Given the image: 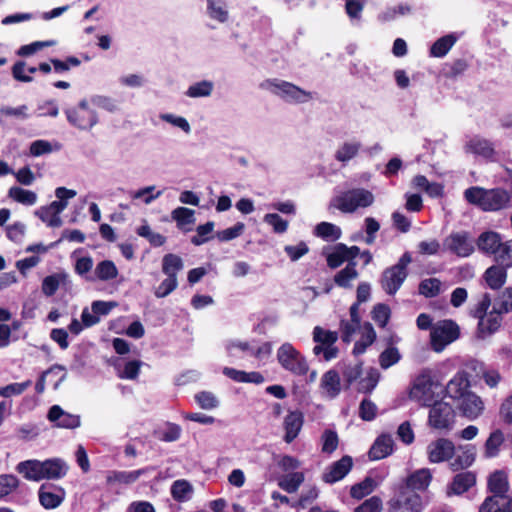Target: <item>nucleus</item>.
Listing matches in <instances>:
<instances>
[{
    "mask_svg": "<svg viewBox=\"0 0 512 512\" xmlns=\"http://www.w3.org/2000/svg\"><path fill=\"white\" fill-rule=\"evenodd\" d=\"M276 88L281 90L283 96L290 97L298 102L305 101L304 98H311V93L306 92L288 82H282L281 84L276 85Z\"/></svg>",
    "mask_w": 512,
    "mask_h": 512,
    "instance_id": "nucleus-36",
    "label": "nucleus"
},
{
    "mask_svg": "<svg viewBox=\"0 0 512 512\" xmlns=\"http://www.w3.org/2000/svg\"><path fill=\"white\" fill-rule=\"evenodd\" d=\"M244 230L243 223H237L235 226L231 228H227L225 230L217 232V238L220 241H229L232 240L242 234Z\"/></svg>",
    "mask_w": 512,
    "mask_h": 512,
    "instance_id": "nucleus-62",
    "label": "nucleus"
},
{
    "mask_svg": "<svg viewBox=\"0 0 512 512\" xmlns=\"http://www.w3.org/2000/svg\"><path fill=\"white\" fill-rule=\"evenodd\" d=\"M459 337V327L451 320H443L432 327L430 341L435 352H441Z\"/></svg>",
    "mask_w": 512,
    "mask_h": 512,
    "instance_id": "nucleus-5",
    "label": "nucleus"
},
{
    "mask_svg": "<svg viewBox=\"0 0 512 512\" xmlns=\"http://www.w3.org/2000/svg\"><path fill=\"white\" fill-rule=\"evenodd\" d=\"M211 17L225 22L228 18L227 11L223 8L224 0H207Z\"/></svg>",
    "mask_w": 512,
    "mask_h": 512,
    "instance_id": "nucleus-51",
    "label": "nucleus"
},
{
    "mask_svg": "<svg viewBox=\"0 0 512 512\" xmlns=\"http://www.w3.org/2000/svg\"><path fill=\"white\" fill-rule=\"evenodd\" d=\"M476 483L475 474L466 471L462 473H458L454 476L450 486L448 493H453L456 495H460L468 491L472 486Z\"/></svg>",
    "mask_w": 512,
    "mask_h": 512,
    "instance_id": "nucleus-20",
    "label": "nucleus"
},
{
    "mask_svg": "<svg viewBox=\"0 0 512 512\" xmlns=\"http://www.w3.org/2000/svg\"><path fill=\"white\" fill-rule=\"evenodd\" d=\"M504 442V435L502 431L495 430L489 436L485 443V453L488 457L497 455L500 446Z\"/></svg>",
    "mask_w": 512,
    "mask_h": 512,
    "instance_id": "nucleus-43",
    "label": "nucleus"
},
{
    "mask_svg": "<svg viewBox=\"0 0 512 512\" xmlns=\"http://www.w3.org/2000/svg\"><path fill=\"white\" fill-rule=\"evenodd\" d=\"M212 91V83L208 81H202L189 87L187 95L190 97H202L210 95Z\"/></svg>",
    "mask_w": 512,
    "mask_h": 512,
    "instance_id": "nucleus-57",
    "label": "nucleus"
},
{
    "mask_svg": "<svg viewBox=\"0 0 512 512\" xmlns=\"http://www.w3.org/2000/svg\"><path fill=\"white\" fill-rule=\"evenodd\" d=\"M432 375L429 369H424L413 381L409 391V398L422 406H430L434 401L432 390Z\"/></svg>",
    "mask_w": 512,
    "mask_h": 512,
    "instance_id": "nucleus-6",
    "label": "nucleus"
},
{
    "mask_svg": "<svg viewBox=\"0 0 512 512\" xmlns=\"http://www.w3.org/2000/svg\"><path fill=\"white\" fill-rule=\"evenodd\" d=\"M499 414L505 423L512 424V394L502 402Z\"/></svg>",
    "mask_w": 512,
    "mask_h": 512,
    "instance_id": "nucleus-64",
    "label": "nucleus"
},
{
    "mask_svg": "<svg viewBox=\"0 0 512 512\" xmlns=\"http://www.w3.org/2000/svg\"><path fill=\"white\" fill-rule=\"evenodd\" d=\"M43 479H59L66 475L68 466L59 459H48L42 462Z\"/></svg>",
    "mask_w": 512,
    "mask_h": 512,
    "instance_id": "nucleus-21",
    "label": "nucleus"
},
{
    "mask_svg": "<svg viewBox=\"0 0 512 512\" xmlns=\"http://www.w3.org/2000/svg\"><path fill=\"white\" fill-rule=\"evenodd\" d=\"M382 501L378 496H373L365 500L361 505L355 508L354 512H381Z\"/></svg>",
    "mask_w": 512,
    "mask_h": 512,
    "instance_id": "nucleus-58",
    "label": "nucleus"
},
{
    "mask_svg": "<svg viewBox=\"0 0 512 512\" xmlns=\"http://www.w3.org/2000/svg\"><path fill=\"white\" fill-rule=\"evenodd\" d=\"M468 387L467 382L459 377H455L452 380L449 381V383L446 386V392L447 394L454 399H463L464 396L468 393L466 392Z\"/></svg>",
    "mask_w": 512,
    "mask_h": 512,
    "instance_id": "nucleus-38",
    "label": "nucleus"
},
{
    "mask_svg": "<svg viewBox=\"0 0 512 512\" xmlns=\"http://www.w3.org/2000/svg\"><path fill=\"white\" fill-rule=\"evenodd\" d=\"M264 221L271 225L276 233H283L288 227V222L276 213L266 214L264 216Z\"/></svg>",
    "mask_w": 512,
    "mask_h": 512,
    "instance_id": "nucleus-59",
    "label": "nucleus"
},
{
    "mask_svg": "<svg viewBox=\"0 0 512 512\" xmlns=\"http://www.w3.org/2000/svg\"><path fill=\"white\" fill-rule=\"evenodd\" d=\"M193 492L192 485L186 480H177L171 487L172 497L176 501H184Z\"/></svg>",
    "mask_w": 512,
    "mask_h": 512,
    "instance_id": "nucleus-42",
    "label": "nucleus"
},
{
    "mask_svg": "<svg viewBox=\"0 0 512 512\" xmlns=\"http://www.w3.org/2000/svg\"><path fill=\"white\" fill-rule=\"evenodd\" d=\"M460 410L464 416L475 419L484 409L483 401L474 393H467L460 403Z\"/></svg>",
    "mask_w": 512,
    "mask_h": 512,
    "instance_id": "nucleus-15",
    "label": "nucleus"
},
{
    "mask_svg": "<svg viewBox=\"0 0 512 512\" xmlns=\"http://www.w3.org/2000/svg\"><path fill=\"white\" fill-rule=\"evenodd\" d=\"M67 278L66 274L58 273L47 276L42 282V292L50 297L55 294L61 282H64Z\"/></svg>",
    "mask_w": 512,
    "mask_h": 512,
    "instance_id": "nucleus-40",
    "label": "nucleus"
},
{
    "mask_svg": "<svg viewBox=\"0 0 512 512\" xmlns=\"http://www.w3.org/2000/svg\"><path fill=\"white\" fill-rule=\"evenodd\" d=\"M277 359L280 365L295 375H305L309 366L305 358L292 344L284 343L277 350Z\"/></svg>",
    "mask_w": 512,
    "mask_h": 512,
    "instance_id": "nucleus-4",
    "label": "nucleus"
},
{
    "mask_svg": "<svg viewBox=\"0 0 512 512\" xmlns=\"http://www.w3.org/2000/svg\"><path fill=\"white\" fill-rule=\"evenodd\" d=\"M376 339V333L373 329L371 323L364 324V332L362 335V339L357 341L353 348V354L359 355L362 354L366 348L371 345Z\"/></svg>",
    "mask_w": 512,
    "mask_h": 512,
    "instance_id": "nucleus-33",
    "label": "nucleus"
},
{
    "mask_svg": "<svg viewBox=\"0 0 512 512\" xmlns=\"http://www.w3.org/2000/svg\"><path fill=\"white\" fill-rule=\"evenodd\" d=\"M304 423L303 414L299 411H292L284 418V441L291 443L297 438L299 432L302 429Z\"/></svg>",
    "mask_w": 512,
    "mask_h": 512,
    "instance_id": "nucleus-13",
    "label": "nucleus"
},
{
    "mask_svg": "<svg viewBox=\"0 0 512 512\" xmlns=\"http://www.w3.org/2000/svg\"><path fill=\"white\" fill-rule=\"evenodd\" d=\"M456 42V37L452 34L439 38L430 49V53L434 57H442L447 54Z\"/></svg>",
    "mask_w": 512,
    "mask_h": 512,
    "instance_id": "nucleus-37",
    "label": "nucleus"
},
{
    "mask_svg": "<svg viewBox=\"0 0 512 512\" xmlns=\"http://www.w3.org/2000/svg\"><path fill=\"white\" fill-rule=\"evenodd\" d=\"M183 269V261L178 255L169 253L163 257L162 271L167 276L177 277V272Z\"/></svg>",
    "mask_w": 512,
    "mask_h": 512,
    "instance_id": "nucleus-32",
    "label": "nucleus"
},
{
    "mask_svg": "<svg viewBox=\"0 0 512 512\" xmlns=\"http://www.w3.org/2000/svg\"><path fill=\"white\" fill-rule=\"evenodd\" d=\"M8 196L24 205H32L37 199V196L33 191L25 190L16 186L9 189Z\"/></svg>",
    "mask_w": 512,
    "mask_h": 512,
    "instance_id": "nucleus-39",
    "label": "nucleus"
},
{
    "mask_svg": "<svg viewBox=\"0 0 512 512\" xmlns=\"http://www.w3.org/2000/svg\"><path fill=\"white\" fill-rule=\"evenodd\" d=\"M362 373V364L347 365L343 370V377L347 385H351L356 381Z\"/></svg>",
    "mask_w": 512,
    "mask_h": 512,
    "instance_id": "nucleus-61",
    "label": "nucleus"
},
{
    "mask_svg": "<svg viewBox=\"0 0 512 512\" xmlns=\"http://www.w3.org/2000/svg\"><path fill=\"white\" fill-rule=\"evenodd\" d=\"M42 462L38 460H27L17 465V471L22 473L28 480L40 481L43 479Z\"/></svg>",
    "mask_w": 512,
    "mask_h": 512,
    "instance_id": "nucleus-24",
    "label": "nucleus"
},
{
    "mask_svg": "<svg viewBox=\"0 0 512 512\" xmlns=\"http://www.w3.org/2000/svg\"><path fill=\"white\" fill-rule=\"evenodd\" d=\"M374 202L373 194L363 188L345 191L334 197L330 207L339 209L343 213H353L358 208L369 207Z\"/></svg>",
    "mask_w": 512,
    "mask_h": 512,
    "instance_id": "nucleus-3",
    "label": "nucleus"
},
{
    "mask_svg": "<svg viewBox=\"0 0 512 512\" xmlns=\"http://www.w3.org/2000/svg\"><path fill=\"white\" fill-rule=\"evenodd\" d=\"M401 356L397 348L388 347L379 356V364L381 368L387 369L392 365L396 364L400 360Z\"/></svg>",
    "mask_w": 512,
    "mask_h": 512,
    "instance_id": "nucleus-48",
    "label": "nucleus"
},
{
    "mask_svg": "<svg viewBox=\"0 0 512 512\" xmlns=\"http://www.w3.org/2000/svg\"><path fill=\"white\" fill-rule=\"evenodd\" d=\"M390 317V309L385 304H377L372 310V318L379 326L384 327Z\"/></svg>",
    "mask_w": 512,
    "mask_h": 512,
    "instance_id": "nucleus-54",
    "label": "nucleus"
},
{
    "mask_svg": "<svg viewBox=\"0 0 512 512\" xmlns=\"http://www.w3.org/2000/svg\"><path fill=\"white\" fill-rule=\"evenodd\" d=\"M431 479L432 475L430 470L422 468L407 477L406 485L413 490H425L429 486Z\"/></svg>",
    "mask_w": 512,
    "mask_h": 512,
    "instance_id": "nucleus-25",
    "label": "nucleus"
},
{
    "mask_svg": "<svg viewBox=\"0 0 512 512\" xmlns=\"http://www.w3.org/2000/svg\"><path fill=\"white\" fill-rule=\"evenodd\" d=\"M145 472V469H139L132 472L113 471L107 476L106 481L107 484L110 485L116 482L123 484H131L135 482Z\"/></svg>",
    "mask_w": 512,
    "mask_h": 512,
    "instance_id": "nucleus-31",
    "label": "nucleus"
},
{
    "mask_svg": "<svg viewBox=\"0 0 512 512\" xmlns=\"http://www.w3.org/2000/svg\"><path fill=\"white\" fill-rule=\"evenodd\" d=\"M375 488V482L372 478L366 477L362 482L351 487L350 494L355 499H362L369 495Z\"/></svg>",
    "mask_w": 512,
    "mask_h": 512,
    "instance_id": "nucleus-46",
    "label": "nucleus"
},
{
    "mask_svg": "<svg viewBox=\"0 0 512 512\" xmlns=\"http://www.w3.org/2000/svg\"><path fill=\"white\" fill-rule=\"evenodd\" d=\"M493 308L501 314L512 311V288H506L494 300Z\"/></svg>",
    "mask_w": 512,
    "mask_h": 512,
    "instance_id": "nucleus-44",
    "label": "nucleus"
},
{
    "mask_svg": "<svg viewBox=\"0 0 512 512\" xmlns=\"http://www.w3.org/2000/svg\"><path fill=\"white\" fill-rule=\"evenodd\" d=\"M327 265L331 269H336L343 264L344 261H347L346 255L344 251L339 248V243L335 245L334 250L331 253H328L326 256Z\"/></svg>",
    "mask_w": 512,
    "mask_h": 512,
    "instance_id": "nucleus-53",
    "label": "nucleus"
},
{
    "mask_svg": "<svg viewBox=\"0 0 512 512\" xmlns=\"http://www.w3.org/2000/svg\"><path fill=\"white\" fill-rule=\"evenodd\" d=\"M488 487L492 492V496L509 497L507 495L509 489L508 477L503 471H496L490 475Z\"/></svg>",
    "mask_w": 512,
    "mask_h": 512,
    "instance_id": "nucleus-22",
    "label": "nucleus"
},
{
    "mask_svg": "<svg viewBox=\"0 0 512 512\" xmlns=\"http://www.w3.org/2000/svg\"><path fill=\"white\" fill-rule=\"evenodd\" d=\"M394 441L390 435H380L369 450L371 460H380L393 452Z\"/></svg>",
    "mask_w": 512,
    "mask_h": 512,
    "instance_id": "nucleus-14",
    "label": "nucleus"
},
{
    "mask_svg": "<svg viewBox=\"0 0 512 512\" xmlns=\"http://www.w3.org/2000/svg\"><path fill=\"white\" fill-rule=\"evenodd\" d=\"M51 485L43 484L39 489V501L46 509H54L58 507L65 497V492L62 488H57V492L49 491Z\"/></svg>",
    "mask_w": 512,
    "mask_h": 512,
    "instance_id": "nucleus-17",
    "label": "nucleus"
},
{
    "mask_svg": "<svg viewBox=\"0 0 512 512\" xmlns=\"http://www.w3.org/2000/svg\"><path fill=\"white\" fill-rule=\"evenodd\" d=\"M444 247L459 257H468L474 245L468 232L452 233L444 240Z\"/></svg>",
    "mask_w": 512,
    "mask_h": 512,
    "instance_id": "nucleus-8",
    "label": "nucleus"
},
{
    "mask_svg": "<svg viewBox=\"0 0 512 512\" xmlns=\"http://www.w3.org/2000/svg\"><path fill=\"white\" fill-rule=\"evenodd\" d=\"M66 115L68 121L80 129H89L97 123V115L92 110L69 109Z\"/></svg>",
    "mask_w": 512,
    "mask_h": 512,
    "instance_id": "nucleus-12",
    "label": "nucleus"
},
{
    "mask_svg": "<svg viewBox=\"0 0 512 512\" xmlns=\"http://www.w3.org/2000/svg\"><path fill=\"white\" fill-rule=\"evenodd\" d=\"M360 148V143H345L335 154L338 161L345 162L353 158Z\"/></svg>",
    "mask_w": 512,
    "mask_h": 512,
    "instance_id": "nucleus-50",
    "label": "nucleus"
},
{
    "mask_svg": "<svg viewBox=\"0 0 512 512\" xmlns=\"http://www.w3.org/2000/svg\"><path fill=\"white\" fill-rule=\"evenodd\" d=\"M459 450L461 453L456 455V457L450 463V467L453 471H459L468 468L475 460V450L473 447H459Z\"/></svg>",
    "mask_w": 512,
    "mask_h": 512,
    "instance_id": "nucleus-27",
    "label": "nucleus"
},
{
    "mask_svg": "<svg viewBox=\"0 0 512 512\" xmlns=\"http://www.w3.org/2000/svg\"><path fill=\"white\" fill-rule=\"evenodd\" d=\"M502 244L500 235L494 231L483 232L477 240L479 250L489 254L500 252Z\"/></svg>",
    "mask_w": 512,
    "mask_h": 512,
    "instance_id": "nucleus-19",
    "label": "nucleus"
},
{
    "mask_svg": "<svg viewBox=\"0 0 512 512\" xmlns=\"http://www.w3.org/2000/svg\"><path fill=\"white\" fill-rule=\"evenodd\" d=\"M322 451L324 453H332L338 446V436L336 432L332 430L324 431L322 435Z\"/></svg>",
    "mask_w": 512,
    "mask_h": 512,
    "instance_id": "nucleus-52",
    "label": "nucleus"
},
{
    "mask_svg": "<svg viewBox=\"0 0 512 512\" xmlns=\"http://www.w3.org/2000/svg\"><path fill=\"white\" fill-rule=\"evenodd\" d=\"M356 262H349L345 268L337 272L334 276V282L342 288H351V281L358 277Z\"/></svg>",
    "mask_w": 512,
    "mask_h": 512,
    "instance_id": "nucleus-28",
    "label": "nucleus"
},
{
    "mask_svg": "<svg viewBox=\"0 0 512 512\" xmlns=\"http://www.w3.org/2000/svg\"><path fill=\"white\" fill-rule=\"evenodd\" d=\"M464 196L470 204L479 206L483 211H498L512 207L511 194L501 188L487 190L471 187L465 190Z\"/></svg>",
    "mask_w": 512,
    "mask_h": 512,
    "instance_id": "nucleus-1",
    "label": "nucleus"
},
{
    "mask_svg": "<svg viewBox=\"0 0 512 512\" xmlns=\"http://www.w3.org/2000/svg\"><path fill=\"white\" fill-rule=\"evenodd\" d=\"M303 482L304 474L302 472H293L281 477L278 481V486L288 493H295Z\"/></svg>",
    "mask_w": 512,
    "mask_h": 512,
    "instance_id": "nucleus-30",
    "label": "nucleus"
},
{
    "mask_svg": "<svg viewBox=\"0 0 512 512\" xmlns=\"http://www.w3.org/2000/svg\"><path fill=\"white\" fill-rule=\"evenodd\" d=\"M313 339L315 342L322 343L324 345H332L338 339L337 332L324 330L321 327H315L313 332Z\"/></svg>",
    "mask_w": 512,
    "mask_h": 512,
    "instance_id": "nucleus-49",
    "label": "nucleus"
},
{
    "mask_svg": "<svg viewBox=\"0 0 512 512\" xmlns=\"http://www.w3.org/2000/svg\"><path fill=\"white\" fill-rule=\"evenodd\" d=\"M507 273L505 265H494L489 267L484 278L491 289H500L506 281Z\"/></svg>",
    "mask_w": 512,
    "mask_h": 512,
    "instance_id": "nucleus-23",
    "label": "nucleus"
},
{
    "mask_svg": "<svg viewBox=\"0 0 512 512\" xmlns=\"http://www.w3.org/2000/svg\"><path fill=\"white\" fill-rule=\"evenodd\" d=\"M353 462L350 456H343L335 462L330 471L323 475V480L327 483H334L341 480L352 468Z\"/></svg>",
    "mask_w": 512,
    "mask_h": 512,
    "instance_id": "nucleus-16",
    "label": "nucleus"
},
{
    "mask_svg": "<svg viewBox=\"0 0 512 512\" xmlns=\"http://www.w3.org/2000/svg\"><path fill=\"white\" fill-rule=\"evenodd\" d=\"M172 219L177 222L178 227L183 228L187 224H193L194 211L185 207H178L172 211Z\"/></svg>",
    "mask_w": 512,
    "mask_h": 512,
    "instance_id": "nucleus-47",
    "label": "nucleus"
},
{
    "mask_svg": "<svg viewBox=\"0 0 512 512\" xmlns=\"http://www.w3.org/2000/svg\"><path fill=\"white\" fill-rule=\"evenodd\" d=\"M407 277V270L392 266L386 269L381 278L382 288L387 294H395Z\"/></svg>",
    "mask_w": 512,
    "mask_h": 512,
    "instance_id": "nucleus-10",
    "label": "nucleus"
},
{
    "mask_svg": "<svg viewBox=\"0 0 512 512\" xmlns=\"http://www.w3.org/2000/svg\"><path fill=\"white\" fill-rule=\"evenodd\" d=\"M428 423L437 430H450L455 422L453 407L443 401H435L430 405Z\"/></svg>",
    "mask_w": 512,
    "mask_h": 512,
    "instance_id": "nucleus-7",
    "label": "nucleus"
},
{
    "mask_svg": "<svg viewBox=\"0 0 512 512\" xmlns=\"http://www.w3.org/2000/svg\"><path fill=\"white\" fill-rule=\"evenodd\" d=\"M321 385L329 397L337 396L341 390L338 372L335 370L327 371L322 377Z\"/></svg>",
    "mask_w": 512,
    "mask_h": 512,
    "instance_id": "nucleus-29",
    "label": "nucleus"
},
{
    "mask_svg": "<svg viewBox=\"0 0 512 512\" xmlns=\"http://www.w3.org/2000/svg\"><path fill=\"white\" fill-rule=\"evenodd\" d=\"M479 512H512V498L489 496L481 504Z\"/></svg>",
    "mask_w": 512,
    "mask_h": 512,
    "instance_id": "nucleus-18",
    "label": "nucleus"
},
{
    "mask_svg": "<svg viewBox=\"0 0 512 512\" xmlns=\"http://www.w3.org/2000/svg\"><path fill=\"white\" fill-rule=\"evenodd\" d=\"M315 233L321 238L334 241L340 238L341 229L332 223L321 222L316 226Z\"/></svg>",
    "mask_w": 512,
    "mask_h": 512,
    "instance_id": "nucleus-41",
    "label": "nucleus"
},
{
    "mask_svg": "<svg viewBox=\"0 0 512 512\" xmlns=\"http://www.w3.org/2000/svg\"><path fill=\"white\" fill-rule=\"evenodd\" d=\"M498 260L505 265V267H512V240L502 244L498 254Z\"/></svg>",
    "mask_w": 512,
    "mask_h": 512,
    "instance_id": "nucleus-63",
    "label": "nucleus"
},
{
    "mask_svg": "<svg viewBox=\"0 0 512 512\" xmlns=\"http://www.w3.org/2000/svg\"><path fill=\"white\" fill-rule=\"evenodd\" d=\"M491 301L490 295L485 293L473 311V316L479 320L478 335L481 338L491 335L501 326L502 314L494 308H492L489 313L487 312L491 305Z\"/></svg>",
    "mask_w": 512,
    "mask_h": 512,
    "instance_id": "nucleus-2",
    "label": "nucleus"
},
{
    "mask_svg": "<svg viewBox=\"0 0 512 512\" xmlns=\"http://www.w3.org/2000/svg\"><path fill=\"white\" fill-rule=\"evenodd\" d=\"M376 411H377V407L372 401H370L368 399H364L361 402L360 408H359V414L363 420H365V421L373 420L376 416Z\"/></svg>",
    "mask_w": 512,
    "mask_h": 512,
    "instance_id": "nucleus-60",
    "label": "nucleus"
},
{
    "mask_svg": "<svg viewBox=\"0 0 512 512\" xmlns=\"http://www.w3.org/2000/svg\"><path fill=\"white\" fill-rule=\"evenodd\" d=\"M177 287V277L167 276V278L155 290L157 298H163L169 295Z\"/></svg>",
    "mask_w": 512,
    "mask_h": 512,
    "instance_id": "nucleus-56",
    "label": "nucleus"
},
{
    "mask_svg": "<svg viewBox=\"0 0 512 512\" xmlns=\"http://www.w3.org/2000/svg\"><path fill=\"white\" fill-rule=\"evenodd\" d=\"M455 453V446L452 441L446 438H440L428 446L429 460L433 463H439L449 460Z\"/></svg>",
    "mask_w": 512,
    "mask_h": 512,
    "instance_id": "nucleus-9",
    "label": "nucleus"
},
{
    "mask_svg": "<svg viewBox=\"0 0 512 512\" xmlns=\"http://www.w3.org/2000/svg\"><path fill=\"white\" fill-rule=\"evenodd\" d=\"M48 419L51 422H56V425L61 428L73 429L80 425L79 416L63 411L58 405L50 408Z\"/></svg>",
    "mask_w": 512,
    "mask_h": 512,
    "instance_id": "nucleus-11",
    "label": "nucleus"
},
{
    "mask_svg": "<svg viewBox=\"0 0 512 512\" xmlns=\"http://www.w3.org/2000/svg\"><path fill=\"white\" fill-rule=\"evenodd\" d=\"M441 281L437 278H428L420 282L419 293L427 298H432L440 293Z\"/></svg>",
    "mask_w": 512,
    "mask_h": 512,
    "instance_id": "nucleus-45",
    "label": "nucleus"
},
{
    "mask_svg": "<svg viewBox=\"0 0 512 512\" xmlns=\"http://www.w3.org/2000/svg\"><path fill=\"white\" fill-rule=\"evenodd\" d=\"M467 152L483 156L485 158H491L495 151L492 143L486 139L473 138L465 146Z\"/></svg>",
    "mask_w": 512,
    "mask_h": 512,
    "instance_id": "nucleus-26",
    "label": "nucleus"
},
{
    "mask_svg": "<svg viewBox=\"0 0 512 512\" xmlns=\"http://www.w3.org/2000/svg\"><path fill=\"white\" fill-rule=\"evenodd\" d=\"M380 373L375 368H370L364 378H361L357 384V391L361 393H370L378 384Z\"/></svg>",
    "mask_w": 512,
    "mask_h": 512,
    "instance_id": "nucleus-35",
    "label": "nucleus"
},
{
    "mask_svg": "<svg viewBox=\"0 0 512 512\" xmlns=\"http://www.w3.org/2000/svg\"><path fill=\"white\" fill-rule=\"evenodd\" d=\"M94 274L99 280L108 281L117 277L118 270L112 261L103 260L97 264Z\"/></svg>",
    "mask_w": 512,
    "mask_h": 512,
    "instance_id": "nucleus-34",
    "label": "nucleus"
},
{
    "mask_svg": "<svg viewBox=\"0 0 512 512\" xmlns=\"http://www.w3.org/2000/svg\"><path fill=\"white\" fill-rule=\"evenodd\" d=\"M18 486V479L13 475H0V498L8 495Z\"/></svg>",
    "mask_w": 512,
    "mask_h": 512,
    "instance_id": "nucleus-55",
    "label": "nucleus"
}]
</instances>
